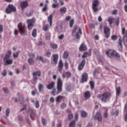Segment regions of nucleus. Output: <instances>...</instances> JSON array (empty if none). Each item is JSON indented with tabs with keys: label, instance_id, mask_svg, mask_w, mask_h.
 Here are the masks:
<instances>
[{
	"label": "nucleus",
	"instance_id": "obj_1",
	"mask_svg": "<svg viewBox=\"0 0 127 127\" xmlns=\"http://www.w3.org/2000/svg\"><path fill=\"white\" fill-rule=\"evenodd\" d=\"M63 83V82H62L61 78L58 77L57 85V91L56 92V89L53 88L52 90V95H53V96H56V95L60 94V93L62 91Z\"/></svg>",
	"mask_w": 127,
	"mask_h": 127
},
{
	"label": "nucleus",
	"instance_id": "obj_2",
	"mask_svg": "<svg viewBox=\"0 0 127 127\" xmlns=\"http://www.w3.org/2000/svg\"><path fill=\"white\" fill-rule=\"evenodd\" d=\"M106 55L109 58H113V57H117V58H120L121 57L119 53L117 52L116 50L112 49L106 51Z\"/></svg>",
	"mask_w": 127,
	"mask_h": 127
},
{
	"label": "nucleus",
	"instance_id": "obj_3",
	"mask_svg": "<svg viewBox=\"0 0 127 127\" xmlns=\"http://www.w3.org/2000/svg\"><path fill=\"white\" fill-rule=\"evenodd\" d=\"M75 33H76L75 35V38L80 39V35L82 34V29L80 28H78V26H75L72 30V35H74Z\"/></svg>",
	"mask_w": 127,
	"mask_h": 127
},
{
	"label": "nucleus",
	"instance_id": "obj_4",
	"mask_svg": "<svg viewBox=\"0 0 127 127\" xmlns=\"http://www.w3.org/2000/svg\"><path fill=\"white\" fill-rule=\"evenodd\" d=\"M18 28L21 35H27V31L24 25H22V23H20L18 25Z\"/></svg>",
	"mask_w": 127,
	"mask_h": 127
},
{
	"label": "nucleus",
	"instance_id": "obj_5",
	"mask_svg": "<svg viewBox=\"0 0 127 127\" xmlns=\"http://www.w3.org/2000/svg\"><path fill=\"white\" fill-rule=\"evenodd\" d=\"M111 93L109 92H105L102 94L101 101L103 103H107L110 101L111 99Z\"/></svg>",
	"mask_w": 127,
	"mask_h": 127
},
{
	"label": "nucleus",
	"instance_id": "obj_6",
	"mask_svg": "<svg viewBox=\"0 0 127 127\" xmlns=\"http://www.w3.org/2000/svg\"><path fill=\"white\" fill-rule=\"evenodd\" d=\"M100 5V2L98 0H94L92 1V9L94 12L98 11V6Z\"/></svg>",
	"mask_w": 127,
	"mask_h": 127
},
{
	"label": "nucleus",
	"instance_id": "obj_7",
	"mask_svg": "<svg viewBox=\"0 0 127 127\" xmlns=\"http://www.w3.org/2000/svg\"><path fill=\"white\" fill-rule=\"evenodd\" d=\"M27 23L28 24V28L29 30H31L33 27V24L35 23V18L28 19L27 20Z\"/></svg>",
	"mask_w": 127,
	"mask_h": 127
},
{
	"label": "nucleus",
	"instance_id": "obj_8",
	"mask_svg": "<svg viewBox=\"0 0 127 127\" xmlns=\"http://www.w3.org/2000/svg\"><path fill=\"white\" fill-rule=\"evenodd\" d=\"M111 29L108 27H104V33L106 38L110 37V34H111Z\"/></svg>",
	"mask_w": 127,
	"mask_h": 127
},
{
	"label": "nucleus",
	"instance_id": "obj_9",
	"mask_svg": "<svg viewBox=\"0 0 127 127\" xmlns=\"http://www.w3.org/2000/svg\"><path fill=\"white\" fill-rule=\"evenodd\" d=\"M3 61L4 65H11L13 62L12 59L8 58H3Z\"/></svg>",
	"mask_w": 127,
	"mask_h": 127
},
{
	"label": "nucleus",
	"instance_id": "obj_10",
	"mask_svg": "<svg viewBox=\"0 0 127 127\" xmlns=\"http://www.w3.org/2000/svg\"><path fill=\"white\" fill-rule=\"evenodd\" d=\"M93 119H94V120H98L99 122H102V118L101 113L97 112L96 115L93 116Z\"/></svg>",
	"mask_w": 127,
	"mask_h": 127
},
{
	"label": "nucleus",
	"instance_id": "obj_11",
	"mask_svg": "<svg viewBox=\"0 0 127 127\" xmlns=\"http://www.w3.org/2000/svg\"><path fill=\"white\" fill-rule=\"evenodd\" d=\"M71 76H72V73H71V72L69 71L64 73L62 75L63 78H67V79H69V78H71Z\"/></svg>",
	"mask_w": 127,
	"mask_h": 127
},
{
	"label": "nucleus",
	"instance_id": "obj_12",
	"mask_svg": "<svg viewBox=\"0 0 127 127\" xmlns=\"http://www.w3.org/2000/svg\"><path fill=\"white\" fill-rule=\"evenodd\" d=\"M87 80H88V73L84 72L82 76L81 83L87 82Z\"/></svg>",
	"mask_w": 127,
	"mask_h": 127
},
{
	"label": "nucleus",
	"instance_id": "obj_13",
	"mask_svg": "<svg viewBox=\"0 0 127 127\" xmlns=\"http://www.w3.org/2000/svg\"><path fill=\"white\" fill-rule=\"evenodd\" d=\"M27 6H28V2H27V1H24L20 2V7L22 9H24V8L27 7Z\"/></svg>",
	"mask_w": 127,
	"mask_h": 127
},
{
	"label": "nucleus",
	"instance_id": "obj_14",
	"mask_svg": "<svg viewBox=\"0 0 127 127\" xmlns=\"http://www.w3.org/2000/svg\"><path fill=\"white\" fill-rule=\"evenodd\" d=\"M19 98L20 104L24 106V104H23V103H24V101L23 100V97L22 96V95H20L19 97ZM25 109H26L25 105H24V107L21 109V111H24V110H25Z\"/></svg>",
	"mask_w": 127,
	"mask_h": 127
},
{
	"label": "nucleus",
	"instance_id": "obj_15",
	"mask_svg": "<svg viewBox=\"0 0 127 127\" xmlns=\"http://www.w3.org/2000/svg\"><path fill=\"white\" fill-rule=\"evenodd\" d=\"M118 47L119 51H123V41H122L121 39H119Z\"/></svg>",
	"mask_w": 127,
	"mask_h": 127
},
{
	"label": "nucleus",
	"instance_id": "obj_16",
	"mask_svg": "<svg viewBox=\"0 0 127 127\" xmlns=\"http://www.w3.org/2000/svg\"><path fill=\"white\" fill-rule=\"evenodd\" d=\"M34 79L35 80H37V76L38 77H40L41 76V73L39 71H37L33 73Z\"/></svg>",
	"mask_w": 127,
	"mask_h": 127
},
{
	"label": "nucleus",
	"instance_id": "obj_17",
	"mask_svg": "<svg viewBox=\"0 0 127 127\" xmlns=\"http://www.w3.org/2000/svg\"><path fill=\"white\" fill-rule=\"evenodd\" d=\"M85 64H86V61L85 60H83L78 66V70H82V69L84 68Z\"/></svg>",
	"mask_w": 127,
	"mask_h": 127
},
{
	"label": "nucleus",
	"instance_id": "obj_18",
	"mask_svg": "<svg viewBox=\"0 0 127 127\" xmlns=\"http://www.w3.org/2000/svg\"><path fill=\"white\" fill-rule=\"evenodd\" d=\"M91 51L92 50L90 49L89 52L84 53L82 55V58H86V57H88V56H90V55L92 54Z\"/></svg>",
	"mask_w": 127,
	"mask_h": 127
},
{
	"label": "nucleus",
	"instance_id": "obj_19",
	"mask_svg": "<svg viewBox=\"0 0 127 127\" xmlns=\"http://www.w3.org/2000/svg\"><path fill=\"white\" fill-rule=\"evenodd\" d=\"M58 68H59V71L61 73V71H62V69H63V62L61 60H60L59 65H58Z\"/></svg>",
	"mask_w": 127,
	"mask_h": 127
},
{
	"label": "nucleus",
	"instance_id": "obj_20",
	"mask_svg": "<svg viewBox=\"0 0 127 127\" xmlns=\"http://www.w3.org/2000/svg\"><path fill=\"white\" fill-rule=\"evenodd\" d=\"M28 113L30 115V117H35V110L31 109V108H29L28 109Z\"/></svg>",
	"mask_w": 127,
	"mask_h": 127
},
{
	"label": "nucleus",
	"instance_id": "obj_21",
	"mask_svg": "<svg viewBox=\"0 0 127 127\" xmlns=\"http://www.w3.org/2000/svg\"><path fill=\"white\" fill-rule=\"evenodd\" d=\"M53 18V16L52 14H50L48 17V21L50 24V26H52V19Z\"/></svg>",
	"mask_w": 127,
	"mask_h": 127
},
{
	"label": "nucleus",
	"instance_id": "obj_22",
	"mask_svg": "<svg viewBox=\"0 0 127 127\" xmlns=\"http://www.w3.org/2000/svg\"><path fill=\"white\" fill-rule=\"evenodd\" d=\"M55 85V83L53 82L51 83L50 84L47 85V88L48 90H52V89H53V87H54V85Z\"/></svg>",
	"mask_w": 127,
	"mask_h": 127
},
{
	"label": "nucleus",
	"instance_id": "obj_23",
	"mask_svg": "<svg viewBox=\"0 0 127 127\" xmlns=\"http://www.w3.org/2000/svg\"><path fill=\"white\" fill-rule=\"evenodd\" d=\"M79 50L80 51H85V50H87V47H86V45L82 44L79 48Z\"/></svg>",
	"mask_w": 127,
	"mask_h": 127
},
{
	"label": "nucleus",
	"instance_id": "obj_24",
	"mask_svg": "<svg viewBox=\"0 0 127 127\" xmlns=\"http://www.w3.org/2000/svg\"><path fill=\"white\" fill-rule=\"evenodd\" d=\"M44 89V87L43 86V85L41 84H39L38 85V90H39V92H40V93H43V90Z\"/></svg>",
	"mask_w": 127,
	"mask_h": 127
},
{
	"label": "nucleus",
	"instance_id": "obj_25",
	"mask_svg": "<svg viewBox=\"0 0 127 127\" xmlns=\"http://www.w3.org/2000/svg\"><path fill=\"white\" fill-rule=\"evenodd\" d=\"M53 61L55 64H57V61H58V55L55 54L53 55Z\"/></svg>",
	"mask_w": 127,
	"mask_h": 127
},
{
	"label": "nucleus",
	"instance_id": "obj_26",
	"mask_svg": "<svg viewBox=\"0 0 127 127\" xmlns=\"http://www.w3.org/2000/svg\"><path fill=\"white\" fill-rule=\"evenodd\" d=\"M8 7L10 9L12 12L16 11V8L13 5L9 4Z\"/></svg>",
	"mask_w": 127,
	"mask_h": 127
},
{
	"label": "nucleus",
	"instance_id": "obj_27",
	"mask_svg": "<svg viewBox=\"0 0 127 127\" xmlns=\"http://www.w3.org/2000/svg\"><path fill=\"white\" fill-rule=\"evenodd\" d=\"M120 94H121V87H116V97L118 98L119 96H120Z\"/></svg>",
	"mask_w": 127,
	"mask_h": 127
},
{
	"label": "nucleus",
	"instance_id": "obj_28",
	"mask_svg": "<svg viewBox=\"0 0 127 127\" xmlns=\"http://www.w3.org/2000/svg\"><path fill=\"white\" fill-rule=\"evenodd\" d=\"M84 97H85L86 99H88L91 97V93L89 91H86L84 94Z\"/></svg>",
	"mask_w": 127,
	"mask_h": 127
},
{
	"label": "nucleus",
	"instance_id": "obj_29",
	"mask_svg": "<svg viewBox=\"0 0 127 127\" xmlns=\"http://www.w3.org/2000/svg\"><path fill=\"white\" fill-rule=\"evenodd\" d=\"M68 56H69V53L68 52H64L63 53V57L64 59H67Z\"/></svg>",
	"mask_w": 127,
	"mask_h": 127
},
{
	"label": "nucleus",
	"instance_id": "obj_30",
	"mask_svg": "<svg viewBox=\"0 0 127 127\" xmlns=\"http://www.w3.org/2000/svg\"><path fill=\"white\" fill-rule=\"evenodd\" d=\"M66 11L67 9L64 7L61 8L60 10V11L61 12L62 14H64Z\"/></svg>",
	"mask_w": 127,
	"mask_h": 127
},
{
	"label": "nucleus",
	"instance_id": "obj_31",
	"mask_svg": "<svg viewBox=\"0 0 127 127\" xmlns=\"http://www.w3.org/2000/svg\"><path fill=\"white\" fill-rule=\"evenodd\" d=\"M11 55V51H8L7 53L5 55L4 58H9Z\"/></svg>",
	"mask_w": 127,
	"mask_h": 127
},
{
	"label": "nucleus",
	"instance_id": "obj_32",
	"mask_svg": "<svg viewBox=\"0 0 127 127\" xmlns=\"http://www.w3.org/2000/svg\"><path fill=\"white\" fill-rule=\"evenodd\" d=\"M115 18L113 17H109L108 18V22H109V24H113L114 23V21H115Z\"/></svg>",
	"mask_w": 127,
	"mask_h": 127
},
{
	"label": "nucleus",
	"instance_id": "obj_33",
	"mask_svg": "<svg viewBox=\"0 0 127 127\" xmlns=\"http://www.w3.org/2000/svg\"><path fill=\"white\" fill-rule=\"evenodd\" d=\"M51 47L53 48V49H57V48H58L57 44L54 43L51 44Z\"/></svg>",
	"mask_w": 127,
	"mask_h": 127
},
{
	"label": "nucleus",
	"instance_id": "obj_34",
	"mask_svg": "<svg viewBox=\"0 0 127 127\" xmlns=\"http://www.w3.org/2000/svg\"><path fill=\"white\" fill-rule=\"evenodd\" d=\"M124 42L125 46L127 47V36H124L123 37Z\"/></svg>",
	"mask_w": 127,
	"mask_h": 127
},
{
	"label": "nucleus",
	"instance_id": "obj_35",
	"mask_svg": "<svg viewBox=\"0 0 127 127\" xmlns=\"http://www.w3.org/2000/svg\"><path fill=\"white\" fill-rule=\"evenodd\" d=\"M43 30H44V31H47L48 29H49V25L47 24L44 26L43 27Z\"/></svg>",
	"mask_w": 127,
	"mask_h": 127
},
{
	"label": "nucleus",
	"instance_id": "obj_36",
	"mask_svg": "<svg viewBox=\"0 0 127 127\" xmlns=\"http://www.w3.org/2000/svg\"><path fill=\"white\" fill-rule=\"evenodd\" d=\"M75 121H72L69 123V127H75Z\"/></svg>",
	"mask_w": 127,
	"mask_h": 127
},
{
	"label": "nucleus",
	"instance_id": "obj_37",
	"mask_svg": "<svg viewBox=\"0 0 127 127\" xmlns=\"http://www.w3.org/2000/svg\"><path fill=\"white\" fill-rule=\"evenodd\" d=\"M51 39V35L50 33H48L46 35V40H50Z\"/></svg>",
	"mask_w": 127,
	"mask_h": 127
},
{
	"label": "nucleus",
	"instance_id": "obj_38",
	"mask_svg": "<svg viewBox=\"0 0 127 127\" xmlns=\"http://www.w3.org/2000/svg\"><path fill=\"white\" fill-rule=\"evenodd\" d=\"M115 21L116 22V24L117 26H119L120 25V18L117 17L115 20Z\"/></svg>",
	"mask_w": 127,
	"mask_h": 127
},
{
	"label": "nucleus",
	"instance_id": "obj_39",
	"mask_svg": "<svg viewBox=\"0 0 127 127\" xmlns=\"http://www.w3.org/2000/svg\"><path fill=\"white\" fill-rule=\"evenodd\" d=\"M63 98V96H58L56 100V102H58L59 103L60 102V101H61V100H62Z\"/></svg>",
	"mask_w": 127,
	"mask_h": 127
},
{
	"label": "nucleus",
	"instance_id": "obj_40",
	"mask_svg": "<svg viewBox=\"0 0 127 127\" xmlns=\"http://www.w3.org/2000/svg\"><path fill=\"white\" fill-rule=\"evenodd\" d=\"M28 63H29V64H33V63H34V60H33V58H30L28 60Z\"/></svg>",
	"mask_w": 127,
	"mask_h": 127
},
{
	"label": "nucleus",
	"instance_id": "obj_41",
	"mask_svg": "<svg viewBox=\"0 0 127 127\" xmlns=\"http://www.w3.org/2000/svg\"><path fill=\"white\" fill-rule=\"evenodd\" d=\"M64 67L67 70L68 68H69V63H68V62H67V61H65L64 63Z\"/></svg>",
	"mask_w": 127,
	"mask_h": 127
},
{
	"label": "nucleus",
	"instance_id": "obj_42",
	"mask_svg": "<svg viewBox=\"0 0 127 127\" xmlns=\"http://www.w3.org/2000/svg\"><path fill=\"white\" fill-rule=\"evenodd\" d=\"M18 54H19V51L16 52V53H14L13 54V56L14 58H17V57H18Z\"/></svg>",
	"mask_w": 127,
	"mask_h": 127
},
{
	"label": "nucleus",
	"instance_id": "obj_43",
	"mask_svg": "<svg viewBox=\"0 0 127 127\" xmlns=\"http://www.w3.org/2000/svg\"><path fill=\"white\" fill-rule=\"evenodd\" d=\"M58 6H59V4L57 2V3H53L52 5V7H53V8H56V7H58Z\"/></svg>",
	"mask_w": 127,
	"mask_h": 127
},
{
	"label": "nucleus",
	"instance_id": "obj_44",
	"mask_svg": "<svg viewBox=\"0 0 127 127\" xmlns=\"http://www.w3.org/2000/svg\"><path fill=\"white\" fill-rule=\"evenodd\" d=\"M10 112V110H9V108H7L5 111V115L6 117H9V113Z\"/></svg>",
	"mask_w": 127,
	"mask_h": 127
},
{
	"label": "nucleus",
	"instance_id": "obj_45",
	"mask_svg": "<svg viewBox=\"0 0 127 127\" xmlns=\"http://www.w3.org/2000/svg\"><path fill=\"white\" fill-rule=\"evenodd\" d=\"M81 116H82L83 118H85V117H87V113L84 111H81Z\"/></svg>",
	"mask_w": 127,
	"mask_h": 127
},
{
	"label": "nucleus",
	"instance_id": "obj_46",
	"mask_svg": "<svg viewBox=\"0 0 127 127\" xmlns=\"http://www.w3.org/2000/svg\"><path fill=\"white\" fill-rule=\"evenodd\" d=\"M32 35L34 37H36V29H34L32 33Z\"/></svg>",
	"mask_w": 127,
	"mask_h": 127
},
{
	"label": "nucleus",
	"instance_id": "obj_47",
	"mask_svg": "<svg viewBox=\"0 0 127 127\" xmlns=\"http://www.w3.org/2000/svg\"><path fill=\"white\" fill-rule=\"evenodd\" d=\"M35 107L37 109L39 108V101L38 100L36 101V103H35Z\"/></svg>",
	"mask_w": 127,
	"mask_h": 127
},
{
	"label": "nucleus",
	"instance_id": "obj_48",
	"mask_svg": "<svg viewBox=\"0 0 127 127\" xmlns=\"http://www.w3.org/2000/svg\"><path fill=\"white\" fill-rule=\"evenodd\" d=\"M11 12H12V11L10 10V9L8 7L6 9V13H7V14H9V13H11Z\"/></svg>",
	"mask_w": 127,
	"mask_h": 127
},
{
	"label": "nucleus",
	"instance_id": "obj_49",
	"mask_svg": "<svg viewBox=\"0 0 127 127\" xmlns=\"http://www.w3.org/2000/svg\"><path fill=\"white\" fill-rule=\"evenodd\" d=\"M113 116H118L119 115V110H116L115 112H112Z\"/></svg>",
	"mask_w": 127,
	"mask_h": 127
},
{
	"label": "nucleus",
	"instance_id": "obj_50",
	"mask_svg": "<svg viewBox=\"0 0 127 127\" xmlns=\"http://www.w3.org/2000/svg\"><path fill=\"white\" fill-rule=\"evenodd\" d=\"M111 39L112 40H117V39H118V36L116 35H114L111 37Z\"/></svg>",
	"mask_w": 127,
	"mask_h": 127
},
{
	"label": "nucleus",
	"instance_id": "obj_51",
	"mask_svg": "<svg viewBox=\"0 0 127 127\" xmlns=\"http://www.w3.org/2000/svg\"><path fill=\"white\" fill-rule=\"evenodd\" d=\"M69 24H70V27H72L73 25L74 24V20L71 19L70 21H69Z\"/></svg>",
	"mask_w": 127,
	"mask_h": 127
},
{
	"label": "nucleus",
	"instance_id": "obj_52",
	"mask_svg": "<svg viewBox=\"0 0 127 127\" xmlns=\"http://www.w3.org/2000/svg\"><path fill=\"white\" fill-rule=\"evenodd\" d=\"M42 123L43 126H45L46 125V120L43 118H42Z\"/></svg>",
	"mask_w": 127,
	"mask_h": 127
},
{
	"label": "nucleus",
	"instance_id": "obj_53",
	"mask_svg": "<svg viewBox=\"0 0 127 127\" xmlns=\"http://www.w3.org/2000/svg\"><path fill=\"white\" fill-rule=\"evenodd\" d=\"M90 85L91 86V89H94V82H93L92 81H91L90 82Z\"/></svg>",
	"mask_w": 127,
	"mask_h": 127
},
{
	"label": "nucleus",
	"instance_id": "obj_54",
	"mask_svg": "<svg viewBox=\"0 0 127 127\" xmlns=\"http://www.w3.org/2000/svg\"><path fill=\"white\" fill-rule=\"evenodd\" d=\"M47 9H48V8L47 7V4H46L45 5V7L43 8L42 10H43V11H46V10H47Z\"/></svg>",
	"mask_w": 127,
	"mask_h": 127
},
{
	"label": "nucleus",
	"instance_id": "obj_55",
	"mask_svg": "<svg viewBox=\"0 0 127 127\" xmlns=\"http://www.w3.org/2000/svg\"><path fill=\"white\" fill-rule=\"evenodd\" d=\"M37 60H39V61H43V58L42 57H37Z\"/></svg>",
	"mask_w": 127,
	"mask_h": 127
},
{
	"label": "nucleus",
	"instance_id": "obj_56",
	"mask_svg": "<svg viewBox=\"0 0 127 127\" xmlns=\"http://www.w3.org/2000/svg\"><path fill=\"white\" fill-rule=\"evenodd\" d=\"M112 14H118V10H117V9L113 10L112 12Z\"/></svg>",
	"mask_w": 127,
	"mask_h": 127
},
{
	"label": "nucleus",
	"instance_id": "obj_57",
	"mask_svg": "<svg viewBox=\"0 0 127 127\" xmlns=\"http://www.w3.org/2000/svg\"><path fill=\"white\" fill-rule=\"evenodd\" d=\"M68 120L69 121H71L72 119H73V115L72 114H69L68 115Z\"/></svg>",
	"mask_w": 127,
	"mask_h": 127
},
{
	"label": "nucleus",
	"instance_id": "obj_58",
	"mask_svg": "<svg viewBox=\"0 0 127 127\" xmlns=\"http://www.w3.org/2000/svg\"><path fill=\"white\" fill-rule=\"evenodd\" d=\"M122 34H126V28L122 27Z\"/></svg>",
	"mask_w": 127,
	"mask_h": 127
},
{
	"label": "nucleus",
	"instance_id": "obj_59",
	"mask_svg": "<svg viewBox=\"0 0 127 127\" xmlns=\"http://www.w3.org/2000/svg\"><path fill=\"white\" fill-rule=\"evenodd\" d=\"M58 38H59V39H60V40H62V39H63L64 38V35L62 34V35L59 36Z\"/></svg>",
	"mask_w": 127,
	"mask_h": 127
},
{
	"label": "nucleus",
	"instance_id": "obj_60",
	"mask_svg": "<svg viewBox=\"0 0 127 127\" xmlns=\"http://www.w3.org/2000/svg\"><path fill=\"white\" fill-rule=\"evenodd\" d=\"M3 31V26L2 25H0V33H1Z\"/></svg>",
	"mask_w": 127,
	"mask_h": 127
},
{
	"label": "nucleus",
	"instance_id": "obj_61",
	"mask_svg": "<svg viewBox=\"0 0 127 127\" xmlns=\"http://www.w3.org/2000/svg\"><path fill=\"white\" fill-rule=\"evenodd\" d=\"M61 107L62 108V109H64V108H66V104L65 103L62 104V105H61Z\"/></svg>",
	"mask_w": 127,
	"mask_h": 127
},
{
	"label": "nucleus",
	"instance_id": "obj_62",
	"mask_svg": "<svg viewBox=\"0 0 127 127\" xmlns=\"http://www.w3.org/2000/svg\"><path fill=\"white\" fill-rule=\"evenodd\" d=\"M89 27L90 28H91V29H93L95 27V25L94 24H89Z\"/></svg>",
	"mask_w": 127,
	"mask_h": 127
},
{
	"label": "nucleus",
	"instance_id": "obj_63",
	"mask_svg": "<svg viewBox=\"0 0 127 127\" xmlns=\"http://www.w3.org/2000/svg\"><path fill=\"white\" fill-rule=\"evenodd\" d=\"M3 76H6V70L4 69L3 72L2 73Z\"/></svg>",
	"mask_w": 127,
	"mask_h": 127
},
{
	"label": "nucleus",
	"instance_id": "obj_64",
	"mask_svg": "<svg viewBox=\"0 0 127 127\" xmlns=\"http://www.w3.org/2000/svg\"><path fill=\"white\" fill-rule=\"evenodd\" d=\"M57 28L59 29V31H62V27L61 26H59L57 27Z\"/></svg>",
	"mask_w": 127,
	"mask_h": 127
}]
</instances>
